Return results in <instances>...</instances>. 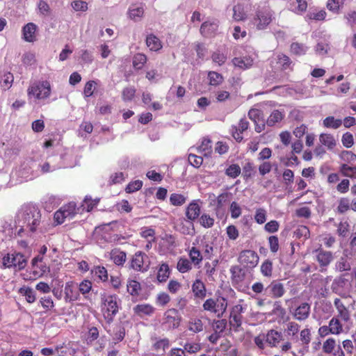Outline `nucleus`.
Here are the masks:
<instances>
[{"label":"nucleus","mask_w":356,"mask_h":356,"mask_svg":"<svg viewBox=\"0 0 356 356\" xmlns=\"http://www.w3.org/2000/svg\"><path fill=\"white\" fill-rule=\"evenodd\" d=\"M18 218L26 225L31 232H34L40 224L41 213L35 204L27 203L22 206Z\"/></svg>","instance_id":"f257e3e1"},{"label":"nucleus","mask_w":356,"mask_h":356,"mask_svg":"<svg viewBox=\"0 0 356 356\" xmlns=\"http://www.w3.org/2000/svg\"><path fill=\"white\" fill-rule=\"evenodd\" d=\"M120 300L115 294L102 295L101 312L106 322L111 323L120 308Z\"/></svg>","instance_id":"f03ea898"},{"label":"nucleus","mask_w":356,"mask_h":356,"mask_svg":"<svg viewBox=\"0 0 356 356\" xmlns=\"http://www.w3.org/2000/svg\"><path fill=\"white\" fill-rule=\"evenodd\" d=\"M274 12L268 7H258L252 22L258 30L266 29L274 19Z\"/></svg>","instance_id":"7ed1b4c3"},{"label":"nucleus","mask_w":356,"mask_h":356,"mask_svg":"<svg viewBox=\"0 0 356 356\" xmlns=\"http://www.w3.org/2000/svg\"><path fill=\"white\" fill-rule=\"evenodd\" d=\"M51 92V84L48 81H39L31 83L27 89L29 98L42 100L50 97Z\"/></svg>","instance_id":"20e7f679"},{"label":"nucleus","mask_w":356,"mask_h":356,"mask_svg":"<svg viewBox=\"0 0 356 356\" xmlns=\"http://www.w3.org/2000/svg\"><path fill=\"white\" fill-rule=\"evenodd\" d=\"M2 264L5 268H13L15 271H19L26 267L27 260L22 253L14 251L3 257Z\"/></svg>","instance_id":"39448f33"},{"label":"nucleus","mask_w":356,"mask_h":356,"mask_svg":"<svg viewBox=\"0 0 356 356\" xmlns=\"http://www.w3.org/2000/svg\"><path fill=\"white\" fill-rule=\"evenodd\" d=\"M129 268L137 272H146L149 269L148 256L142 251H138L131 257L129 261Z\"/></svg>","instance_id":"423d86ee"},{"label":"nucleus","mask_w":356,"mask_h":356,"mask_svg":"<svg viewBox=\"0 0 356 356\" xmlns=\"http://www.w3.org/2000/svg\"><path fill=\"white\" fill-rule=\"evenodd\" d=\"M203 309L205 311L210 312L220 317L225 312L227 307V300L221 297L216 300L213 298H209L203 303Z\"/></svg>","instance_id":"0eeeda50"},{"label":"nucleus","mask_w":356,"mask_h":356,"mask_svg":"<svg viewBox=\"0 0 356 356\" xmlns=\"http://www.w3.org/2000/svg\"><path fill=\"white\" fill-rule=\"evenodd\" d=\"M259 259V256L255 251L245 250L240 252L238 261L244 268L252 270L257 266Z\"/></svg>","instance_id":"6e6552de"},{"label":"nucleus","mask_w":356,"mask_h":356,"mask_svg":"<svg viewBox=\"0 0 356 356\" xmlns=\"http://www.w3.org/2000/svg\"><path fill=\"white\" fill-rule=\"evenodd\" d=\"M181 321L179 311L175 308L167 309L163 317L162 324L168 330H175L179 327Z\"/></svg>","instance_id":"1a4fd4ad"},{"label":"nucleus","mask_w":356,"mask_h":356,"mask_svg":"<svg viewBox=\"0 0 356 356\" xmlns=\"http://www.w3.org/2000/svg\"><path fill=\"white\" fill-rule=\"evenodd\" d=\"M316 260L319 264L321 272L326 271L327 267L334 259L332 252L323 250L321 247L315 250L314 252Z\"/></svg>","instance_id":"9d476101"},{"label":"nucleus","mask_w":356,"mask_h":356,"mask_svg":"<svg viewBox=\"0 0 356 356\" xmlns=\"http://www.w3.org/2000/svg\"><path fill=\"white\" fill-rule=\"evenodd\" d=\"M334 306L336 309V314L334 316L342 320V321L350 323L351 312L342 300L338 298H335L334 300Z\"/></svg>","instance_id":"9b49d317"},{"label":"nucleus","mask_w":356,"mask_h":356,"mask_svg":"<svg viewBox=\"0 0 356 356\" xmlns=\"http://www.w3.org/2000/svg\"><path fill=\"white\" fill-rule=\"evenodd\" d=\"M323 351L325 354H332L331 356H345L340 345L336 344L334 338L327 339L323 343Z\"/></svg>","instance_id":"f8f14e48"},{"label":"nucleus","mask_w":356,"mask_h":356,"mask_svg":"<svg viewBox=\"0 0 356 356\" xmlns=\"http://www.w3.org/2000/svg\"><path fill=\"white\" fill-rule=\"evenodd\" d=\"M311 305L307 302H302L292 313L293 317L298 321L307 320L310 314Z\"/></svg>","instance_id":"ddd939ff"},{"label":"nucleus","mask_w":356,"mask_h":356,"mask_svg":"<svg viewBox=\"0 0 356 356\" xmlns=\"http://www.w3.org/2000/svg\"><path fill=\"white\" fill-rule=\"evenodd\" d=\"M65 300L66 302H72L79 299V293L76 290V284L72 282H67L64 287Z\"/></svg>","instance_id":"4468645a"},{"label":"nucleus","mask_w":356,"mask_h":356,"mask_svg":"<svg viewBox=\"0 0 356 356\" xmlns=\"http://www.w3.org/2000/svg\"><path fill=\"white\" fill-rule=\"evenodd\" d=\"M152 344V350L156 355H163L165 350L170 347L168 338H154Z\"/></svg>","instance_id":"2eb2a0df"},{"label":"nucleus","mask_w":356,"mask_h":356,"mask_svg":"<svg viewBox=\"0 0 356 356\" xmlns=\"http://www.w3.org/2000/svg\"><path fill=\"white\" fill-rule=\"evenodd\" d=\"M38 26L33 22H29L22 28V38L28 42H34L36 41V31Z\"/></svg>","instance_id":"dca6fc26"},{"label":"nucleus","mask_w":356,"mask_h":356,"mask_svg":"<svg viewBox=\"0 0 356 356\" xmlns=\"http://www.w3.org/2000/svg\"><path fill=\"white\" fill-rule=\"evenodd\" d=\"M191 291L194 298L204 300L207 296V289L204 283L200 279H196L192 284Z\"/></svg>","instance_id":"f3484780"},{"label":"nucleus","mask_w":356,"mask_h":356,"mask_svg":"<svg viewBox=\"0 0 356 356\" xmlns=\"http://www.w3.org/2000/svg\"><path fill=\"white\" fill-rule=\"evenodd\" d=\"M249 127V122L246 118H241L238 126L232 127V135L237 142H241L243 137L242 134Z\"/></svg>","instance_id":"a211bd4d"},{"label":"nucleus","mask_w":356,"mask_h":356,"mask_svg":"<svg viewBox=\"0 0 356 356\" xmlns=\"http://www.w3.org/2000/svg\"><path fill=\"white\" fill-rule=\"evenodd\" d=\"M243 307L241 305H237L232 308L229 316V324L233 327L237 329L241 325Z\"/></svg>","instance_id":"6ab92c4d"},{"label":"nucleus","mask_w":356,"mask_h":356,"mask_svg":"<svg viewBox=\"0 0 356 356\" xmlns=\"http://www.w3.org/2000/svg\"><path fill=\"white\" fill-rule=\"evenodd\" d=\"M218 28L216 22H204L200 26V33L206 38H211L215 35Z\"/></svg>","instance_id":"aec40b11"},{"label":"nucleus","mask_w":356,"mask_h":356,"mask_svg":"<svg viewBox=\"0 0 356 356\" xmlns=\"http://www.w3.org/2000/svg\"><path fill=\"white\" fill-rule=\"evenodd\" d=\"M270 291V294L273 298H279L284 296L285 289L284 284L279 281L274 280L268 286Z\"/></svg>","instance_id":"412c9836"},{"label":"nucleus","mask_w":356,"mask_h":356,"mask_svg":"<svg viewBox=\"0 0 356 356\" xmlns=\"http://www.w3.org/2000/svg\"><path fill=\"white\" fill-rule=\"evenodd\" d=\"M282 339V332L275 330H270L266 335V342L270 347H277Z\"/></svg>","instance_id":"4be33fe9"},{"label":"nucleus","mask_w":356,"mask_h":356,"mask_svg":"<svg viewBox=\"0 0 356 356\" xmlns=\"http://www.w3.org/2000/svg\"><path fill=\"white\" fill-rule=\"evenodd\" d=\"M200 214V207L197 200L191 202L186 208V216L190 220H196Z\"/></svg>","instance_id":"5701e85b"},{"label":"nucleus","mask_w":356,"mask_h":356,"mask_svg":"<svg viewBox=\"0 0 356 356\" xmlns=\"http://www.w3.org/2000/svg\"><path fill=\"white\" fill-rule=\"evenodd\" d=\"M329 324L332 327L334 335H339L345 332L344 327H346L348 323L342 321V320L333 316L329 321Z\"/></svg>","instance_id":"b1692460"},{"label":"nucleus","mask_w":356,"mask_h":356,"mask_svg":"<svg viewBox=\"0 0 356 356\" xmlns=\"http://www.w3.org/2000/svg\"><path fill=\"white\" fill-rule=\"evenodd\" d=\"M145 42L147 47L152 51H158L163 47L161 40L152 33L147 35Z\"/></svg>","instance_id":"393cba45"},{"label":"nucleus","mask_w":356,"mask_h":356,"mask_svg":"<svg viewBox=\"0 0 356 356\" xmlns=\"http://www.w3.org/2000/svg\"><path fill=\"white\" fill-rule=\"evenodd\" d=\"M111 259L113 263L119 266H122L127 260V254L120 249H113L110 253Z\"/></svg>","instance_id":"a878e982"},{"label":"nucleus","mask_w":356,"mask_h":356,"mask_svg":"<svg viewBox=\"0 0 356 356\" xmlns=\"http://www.w3.org/2000/svg\"><path fill=\"white\" fill-rule=\"evenodd\" d=\"M253 59L250 57H235L232 59V63L235 67L242 70H246L253 65Z\"/></svg>","instance_id":"bb28decb"},{"label":"nucleus","mask_w":356,"mask_h":356,"mask_svg":"<svg viewBox=\"0 0 356 356\" xmlns=\"http://www.w3.org/2000/svg\"><path fill=\"white\" fill-rule=\"evenodd\" d=\"M197 152L204 156H210L212 154L211 140L209 138H204L201 145L197 147Z\"/></svg>","instance_id":"cd10ccee"},{"label":"nucleus","mask_w":356,"mask_h":356,"mask_svg":"<svg viewBox=\"0 0 356 356\" xmlns=\"http://www.w3.org/2000/svg\"><path fill=\"white\" fill-rule=\"evenodd\" d=\"M231 279L232 283L238 284L243 281L245 273L238 266H233L230 268Z\"/></svg>","instance_id":"c85d7f7f"},{"label":"nucleus","mask_w":356,"mask_h":356,"mask_svg":"<svg viewBox=\"0 0 356 356\" xmlns=\"http://www.w3.org/2000/svg\"><path fill=\"white\" fill-rule=\"evenodd\" d=\"M351 210L350 200L348 197H342L338 200V205L336 209L337 213L344 214Z\"/></svg>","instance_id":"c756f323"},{"label":"nucleus","mask_w":356,"mask_h":356,"mask_svg":"<svg viewBox=\"0 0 356 356\" xmlns=\"http://www.w3.org/2000/svg\"><path fill=\"white\" fill-rule=\"evenodd\" d=\"M348 280L341 275L336 278L332 284V290L335 293L341 295L342 289L347 285Z\"/></svg>","instance_id":"7c9ffc66"},{"label":"nucleus","mask_w":356,"mask_h":356,"mask_svg":"<svg viewBox=\"0 0 356 356\" xmlns=\"http://www.w3.org/2000/svg\"><path fill=\"white\" fill-rule=\"evenodd\" d=\"M209 84L212 86H219L224 81L223 76L215 71H209L207 74Z\"/></svg>","instance_id":"2f4dec72"},{"label":"nucleus","mask_w":356,"mask_h":356,"mask_svg":"<svg viewBox=\"0 0 356 356\" xmlns=\"http://www.w3.org/2000/svg\"><path fill=\"white\" fill-rule=\"evenodd\" d=\"M134 312L135 314L143 316V315H151L154 313V307L148 304H140L137 305L134 307Z\"/></svg>","instance_id":"473e14b6"},{"label":"nucleus","mask_w":356,"mask_h":356,"mask_svg":"<svg viewBox=\"0 0 356 356\" xmlns=\"http://www.w3.org/2000/svg\"><path fill=\"white\" fill-rule=\"evenodd\" d=\"M188 256L190 261L195 266H199L203 259V255L196 247H192L188 250Z\"/></svg>","instance_id":"72a5a7b5"},{"label":"nucleus","mask_w":356,"mask_h":356,"mask_svg":"<svg viewBox=\"0 0 356 356\" xmlns=\"http://www.w3.org/2000/svg\"><path fill=\"white\" fill-rule=\"evenodd\" d=\"M233 19L235 21L240 22L244 21L247 18V14L245 12L243 6L241 3H238L233 7Z\"/></svg>","instance_id":"f704fd0d"},{"label":"nucleus","mask_w":356,"mask_h":356,"mask_svg":"<svg viewBox=\"0 0 356 356\" xmlns=\"http://www.w3.org/2000/svg\"><path fill=\"white\" fill-rule=\"evenodd\" d=\"M170 270L169 266L163 263L160 265L157 273V280L159 282H165L170 276Z\"/></svg>","instance_id":"c9c22d12"},{"label":"nucleus","mask_w":356,"mask_h":356,"mask_svg":"<svg viewBox=\"0 0 356 356\" xmlns=\"http://www.w3.org/2000/svg\"><path fill=\"white\" fill-rule=\"evenodd\" d=\"M192 264L189 259L180 257L177 264V269L181 273H186L192 269Z\"/></svg>","instance_id":"e433bc0d"},{"label":"nucleus","mask_w":356,"mask_h":356,"mask_svg":"<svg viewBox=\"0 0 356 356\" xmlns=\"http://www.w3.org/2000/svg\"><path fill=\"white\" fill-rule=\"evenodd\" d=\"M284 117V114L278 110H274L266 120V124L269 127L274 126L276 123L281 122Z\"/></svg>","instance_id":"4c0bfd02"},{"label":"nucleus","mask_w":356,"mask_h":356,"mask_svg":"<svg viewBox=\"0 0 356 356\" xmlns=\"http://www.w3.org/2000/svg\"><path fill=\"white\" fill-rule=\"evenodd\" d=\"M321 143L329 149H332L336 145V140L333 136L328 134H321L319 136Z\"/></svg>","instance_id":"58836bf2"},{"label":"nucleus","mask_w":356,"mask_h":356,"mask_svg":"<svg viewBox=\"0 0 356 356\" xmlns=\"http://www.w3.org/2000/svg\"><path fill=\"white\" fill-rule=\"evenodd\" d=\"M127 292L132 296H137L141 289L140 282L136 280H128L127 284Z\"/></svg>","instance_id":"ea45409f"},{"label":"nucleus","mask_w":356,"mask_h":356,"mask_svg":"<svg viewBox=\"0 0 356 356\" xmlns=\"http://www.w3.org/2000/svg\"><path fill=\"white\" fill-rule=\"evenodd\" d=\"M19 293L25 297L29 303H33L35 301V293L34 291L28 286H23L19 289Z\"/></svg>","instance_id":"a19ab883"},{"label":"nucleus","mask_w":356,"mask_h":356,"mask_svg":"<svg viewBox=\"0 0 356 356\" xmlns=\"http://www.w3.org/2000/svg\"><path fill=\"white\" fill-rule=\"evenodd\" d=\"M147 60V58L145 54L138 53L134 56L133 66L136 70H140L143 67Z\"/></svg>","instance_id":"79ce46f5"},{"label":"nucleus","mask_w":356,"mask_h":356,"mask_svg":"<svg viewBox=\"0 0 356 356\" xmlns=\"http://www.w3.org/2000/svg\"><path fill=\"white\" fill-rule=\"evenodd\" d=\"M92 273L102 282H106L108 279L107 270L104 266H95L92 270Z\"/></svg>","instance_id":"37998d69"},{"label":"nucleus","mask_w":356,"mask_h":356,"mask_svg":"<svg viewBox=\"0 0 356 356\" xmlns=\"http://www.w3.org/2000/svg\"><path fill=\"white\" fill-rule=\"evenodd\" d=\"M312 340V333L310 329L306 327L300 332V341L304 348H308Z\"/></svg>","instance_id":"c03bdc74"},{"label":"nucleus","mask_w":356,"mask_h":356,"mask_svg":"<svg viewBox=\"0 0 356 356\" xmlns=\"http://www.w3.org/2000/svg\"><path fill=\"white\" fill-rule=\"evenodd\" d=\"M62 212L69 218H72L77 213L76 205L74 202H70L60 207Z\"/></svg>","instance_id":"a18cd8bd"},{"label":"nucleus","mask_w":356,"mask_h":356,"mask_svg":"<svg viewBox=\"0 0 356 356\" xmlns=\"http://www.w3.org/2000/svg\"><path fill=\"white\" fill-rule=\"evenodd\" d=\"M339 171L344 177L352 179L356 178V167H352L346 163H343L340 166Z\"/></svg>","instance_id":"49530a36"},{"label":"nucleus","mask_w":356,"mask_h":356,"mask_svg":"<svg viewBox=\"0 0 356 356\" xmlns=\"http://www.w3.org/2000/svg\"><path fill=\"white\" fill-rule=\"evenodd\" d=\"M277 63L281 65V69L282 70H286L289 69L292 70V61L291 58L284 54H280L277 56Z\"/></svg>","instance_id":"de8ad7c7"},{"label":"nucleus","mask_w":356,"mask_h":356,"mask_svg":"<svg viewBox=\"0 0 356 356\" xmlns=\"http://www.w3.org/2000/svg\"><path fill=\"white\" fill-rule=\"evenodd\" d=\"M13 81H14V76H13V74L10 72H5L0 77V85L5 90L9 89L12 86Z\"/></svg>","instance_id":"09e8293b"},{"label":"nucleus","mask_w":356,"mask_h":356,"mask_svg":"<svg viewBox=\"0 0 356 356\" xmlns=\"http://www.w3.org/2000/svg\"><path fill=\"white\" fill-rule=\"evenodd\" d=\"M241 172V168L238 164H232L225 170V175L232 179L239 176Z\"/></svg>","instance_id":"8fccbe9b"},{"label":"nucleus","mask_w":356,"mask_h":356,"mask_svg":"<svg viewBox=\"0 0 356 356\" xmlns=\"http://www.w3.org/2000/svg\"><path fill=\"white\" fill-rule=\"evenodd\" d=\"M218 263V259H213L211 262L208 261L204 264V268L205 270V273L207 276L211 277L214 275Z\"/></svg>","instance_id":"3c124183"},{"label":"nucleus","mask_w":356,"mask_h":356,"mask_svg":"<svg viewBox=\"0 0 356 356\" xmlns=\"http://www.w3.org/2000/svg\"><path fill=\"white\" fill-rule=\"evenodd\" d=\"M345 0H328L326 4L327 8L335 13H338L340 7L343 6Z\"/></svg>","instance_id":"603ef678"},{"label":"nucleus","mask_w":356,"mask_h":356,"mask_svg":"<svg viewBox=\"0 0 356 356\" xmlns=\"http://www.w3.org/2000/svg\"><path fill=\"white\" fill-rule=\"evenodd\" d=\"M342 124V121L339 119H335L333 116L327 117L323 120V125L327 128L337 129Z\"/></svg>","instance_id":"864d4df0"},{"label":"nucleus","mask_w":356,"mask_h":356,"mask_svg":"<svg viewBox=\"0 0 356 356\" xmlns=\"http://www.w3.org/2000/svg\"><path fill=\"white\" fill-rule=\"evenodd\" d=\"M99 202V199H92L90 196H86L82 207L86 209V211L89 212L98 204Z\"/></svg>","instance_id":"5fc2aeb1"},{"label":"nucleus","mask_w":356,"mask_h":356,"mask_svg":"<svg viewBox=\"0 0 356 356\" xmlns=\"http://www.w3.org/2000/svg\"><path fill=\"white\" fill-rule=\"evenodd\" d=\"M136 89L134 87H126L123 89L122 92V99L124 102H130L131 101L136 95Z\"/></svg>","instance_id":"6e6d98bb"},{"label":"nucleus","mask_w":356,"mask_h":356,"mask_svg":"<svg viewBox=\"0 0 356 356\" xmlns=\"http://www.w3.org/2000/svg\"><path fill=\"white\" fill-rule=\"evenodd\" d=\"M261 273L265 277H271L273 273V263L271 261L266 259L261 264Z\"/></svg>","instance_id":"4d7b16f0"},{"label":"nucleus","mask_w":356,"mask_h":356,"mask_svg":"<svg viewBox=\"0 0 356 356\" xmlns=\"http://www.w3.org/2000/svg\"><path fill=\"white\" fill-rule=\"evenodd\" d=\"M212 61L215 63H217L219 66L222 65L227 60V56L221 53L219 50H217L211 54Z\"/></svg>","instance_id":"13d9d810"},{"label":"nucleus","mask_w":356,"mask_h":356,"mask_svg":"<svg viewBox=\"0 0 356 356\" xmlns=\"http://www.w3.org/2000/svg\"><path fill=\"white\" fill-rule=\"evenodd\" d=\"M186 201V197L182 194L172 193L170 197V202L174 206H181Z\"/></svg>","instance_id":"bf43d9fd"},{"label":"nucleus","mask_w":356,"mask_h":356,"mask_svg":"<svg viewBox=\"0 0 356 356\" xmlns=\"http://www.w3.org/2000/svg\"><path fill=\"white\" fill-rule=\"evenodd\" d=\"M200 223L204 228H211L214 225V218L209 214L203 213L200 218Z\"/></svg>","instance_id":"052dcab7"},{"label":"nucleus","mask_w":356,"mask_h":356,"mask_svg":"<svg viewBox=\"0 0 356 356\" xmlns=\"http://www.w3.org/2000/svg\"><path fill=\"white\" fill-rule=\"evenodd\" d=\"M141 237L151 241H155V230L152 228L144 227L140 233Z\"/></svg>","instance_id":"680f3d73"},{"label":"nucleus","mask_w":356,"mask_h":356,"mask_svg":"<svg viewBox=\"0 0 356 356\" xmlns=\"http://www.w3.org/2000/svg\"><path fill=\"white\" fill-rule=\"evenodd\" d=\"M267 212L264 208H259L256 209L254 220L258 224H264L266 220Z\"/></svg>","instance_id":"e2e57ef3"},{"label":"nucleus","mask_w":356,"mask_h":356,"mask_svg":"<svg viewBox=\"0 0 356 356\" xmlns=\"http://www.w3.org/2000/svg\"><path fill=\"white\" fill-rule=\"evenodd\" d=\"M272 314L277 316L283 318L286 314V310L282 307V302L280 300L275 301L273 304V308Z\"/></svg>","instance_id":"0e129e2a"},{"label":"nucleus","mask_w":356,"mask_h":356,"mask_svg":"<svg viewBox=\"0 0 356 356\" xmlns=\"http://www.w3.org/2000/svg\"><path fill=\"white\" fill-rule=\"evenodd\" d=\"M170 296L165 292H161L156 296V302L158 305L164 307L170 302Z\"/></svg>","instance_id":"69168bd1"},{"label":"nucleus","mask_w":356,"mask_h":356,"mask_svg":"<svg viewBox=\"0 0 356 356\" xmlns=\"http://www.w3.org/2000/svg\"><path fill=\"white\" fill-rule=\"evenodd\" d=\"M326 12L323 10L318 12H310L307 15V17L309 19H314L316 21H323L326 17Z\"/></svg>","instance_id":"338daca9"},{"label":"nucleus","mask_w":356,"mask_h":356,"mask_svg":"<svg viewBox=\"0 0 356 356\" xmlns=\"http://www.w3.org/2000/svg\"><path fill=\"white\" fill-rule=\"evenodd\" d=\"M345 18L347 20V24L352 29L356 26V10H350L345 15Z\"/></svg>","instance_id":"774afa93"}]
</instances>
